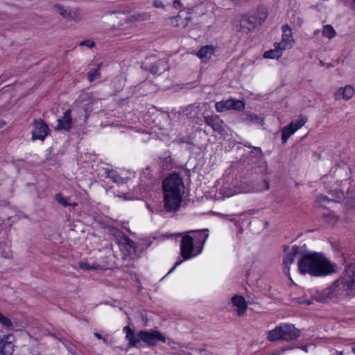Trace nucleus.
Masks as SVG:
<instances>
[{
    "instance_id": "f257e3e1",
    "label": "nucleus",
    "mask_w": 355,
    "mask_h": 355,
    "mask_svg": "<svg viewBox=\"0 0 355 355\" xmlns=\"http://www.w3.org/2000/svg\"><path fill=\"white\" fill-rule=\"evenodd\" d=\"M298 270L301 274L322 277L335 271V268L321 254L309 252L304 254L298 262Z\"/></svg>"
},
{
    "instance_id": "f03ea898",
    "label": "nucleus",
    "mask_w": 355,
    "mask_h": 355,
    "mask_svg": "<svg viewBox=\"0 0 355 355\" xmlns=\"http://www.w3.org/2000/svg\"><path fill=\"white\" fill-rule=\"evenodd\" d=\"M164 208L169 211H175L180 207L184 186L182 178L177 174L170 175L163 181Z\"/></svg>"
},
{
    "instance_id": "7ed1b4c3",
    "label": "nucleus",
    "mask_w": 355,
    "mask_h": 355,
    "mask_svg": "<svg viewBox=\"0 0 355 355\" xmlns=\"http://www.w3.org/2000/svg\"><path fill=\"white\" fill-rule=\"evenodd\" d=\"M336 300L347 296L355 291V265L346 268L343 275L330 287Z\"/></svg>"
},
{
    "instance_id": "20e7f679",
    "label": "nucleus",
    "mask_w": 355,
    "mask_h": 355,
    "mask_svg": "<svg viewBox=\"0 0 355 355\" xmlns=\"http://www.w3.org/2000/svg\"><path fill=\"white\" fill-rule=\"evenodd\" d=\"M188 233H193L196 235L194 236V237H192L189 234H185L182 236L180 245V252L182 257L184 258V260L190 259L192 257L200 253L201 250L197 252L196 253L193 252L194 240L196 241V243H201L202 245H203L209 236L207 229L196 231L191 230Z\"/></svg>"
},
{
    "instance_id": "39448f33",
    "label": "nucleus",
    "mask_w": 355,
    "mask_h": 355,
    "mask_svg": "<svg viewBox=\"0 0 355 355\" xmlns=\"http://www.w3.org/2000/svg\"><path fill=\"white\" fill-rule=\"evenodd\" d=\"M300 336V331L294 325L285 323L279 325L268 333V338L270 341L277 340H292Z\"/></svg>"
},
{
    "instance_id": "423d86ee",
    "label": "nucleus",
    "mask_w": 355,
    "mask_h": 355,
    "mask_svg": "<svg viewBox=\"0 0 355 355\" xmlns=\"http://www.w3.org/2000/svg\"><path fill=\"white\" fill-rule=\"evenodd\" d=\"M116 242L124 257L135 259L142 254V250L137 247L135 243L120 232L115 235Z\"/></svg>"
},
{
    "instance_id": "0eeeda50",
    "label": "nucleus",
    "mask_w": 355,
    "mask_h": 355,
    "mask_svg": "<svg viewBox=\"0 0 355 355\" xmlns=\"http://www.w3.org/2000/svg\"><path fill=\"white\" fill-rule=\"evenodd\" d=\"M307 119L305 116H300L297 119L293 120L290 124L284 126L282 129V143L287 142L288 138L297 132L300 128L304 125Z\"/></svg>"
},
{
    "instance_id": "6e6552de",
    "label": "nucleus",
    "mask_w": 355,
    "mask_h": 355,
    "mask_svg": "<svg viewBox=\"0 0 355 355\" xmlns=\"http://www.w3.org/2000/svg\"><path fill=\"white\" fill-rule=\"evenodd\" d=\"M215 107L218 112H223L230 110L243 111L245 109V104L243 101L230 98L217 102Z\"/></svg>"
},
{
    "instance_id": "1a4fd4ad",
    "label": "nucleus",
    "mask_w": 355,
    "mask_h": 355,
    "mask_svg": "<svg viewBox=\"0 0 355 355\" xmlns=\"http://www.w3.org/2000/svg\"><path fill=\"white\" fill-rule=\"evenodd\" d=\"M282 39L279 42H276L278 46H280L284 51L291 49L295 44V39L293 35V31L288 24L282 26Z\"/></svg>"
},
{
    "instance_id": "9d476101",
    "label": "nucleus",
    "mask_w": 355,
    "mask_h": 355,
    "mask_svg": "<svg viewBox=\"0 0 355 355\" xmlns=\"http://www.w3.org/2000/svg\"><path fill=\"white\" fill-rule=\"evenodd\" d=\"M140 338L148 345L155 346L159 341L165 343L166 337L158 331H140Z\"/></svg>"
},
{
    "instance_id": "9b49d317",
    "label": "nucleus",
    "mask_w": 355,
    "mask_h": 355,
    "mask_svg": "<svg viewBox=\"0 0 355 355\" xmlns=\"http://www.w3.org/2000/svg\"><path fill=\"white\" fill-rule=\"evenodd\" d=\"M231 309L236 315L241 317L245 315L248 304L245 299L241 295H234L231 298Z\"/></svg>"
},
{
    "instance_id": "f8f14e48",
    "label": "nucleus",
    "mask_w": 355,
    "mask_h": 355,
    "mask_svg": "<svg viewBox=\"0 0 355 355\" xmlns=\"http://www.w3.org/2000/svg\"><path fill=\"white\" fill-rule=\"evenodd\" d=\"M49 129L48 125L42 120L35 121L34 128L32 131V139L43 141L48 135Z\"/></svg>"
},
{
    "instance_id": "ddd939ff",
    "label": "nucleus",
    "mask_w": 355,
    "mask_h": 355,
    "mask_svg": "<svg viewBox=\"0 0 355 355\" xmlns=\"http://www.w3.org/2000/svg\"><path fill=\"white\" fill-rule=\"evenodd\" d=\"M13 343L12 334L4 335L0 340V355H12L15 347Z\"/></svg>"
},
{
    "instance_id": "4468645a",
    "label": "nucleus",
    "mask_w": 355,
    "mask_h": 355,
    "mask_svg": "<svg viewBox=\"0 0 355 355\" xmlns=\"http://www.w3.org/2000/svg\"><path fill=\"white\" fill-rule=\"evenodd\" d=\"M300 248L297 246H293L291 248L288 247L285 249V256L283 259V264L284 266V272L289 276L290 266L293 263L295 257L299 253Z\"/></svg>"
},
{
    "instance_id": "2eb2a0df",
    "label": "nucleus",
    "mask_w": 355,
    "mask_h": 355,
    "mask_svg": "<svg viewBox=\"0 0 355 355\" xmlns=\"http://www.w3.org/2000/svg\"><path fill=\"white\" fill-rule=\"evenodd\" d=\"M191 20V14L189 10H183L179 12L178 15L171 18V24L173 26L184 28Z\"/></svg>"
},
{
    "instance_id": "dca6fc26",
    "label": "nucleus",
    "mask_w": 355,
    "mask_h": 355,
    "mask_svg": "<svg viewBox=\"0 0 355 355\" xmlns=\"http://www.w3.org/2000/svg\"><path fill=\"white\" fill-rule=\"evenodd\" d=\"M355 93L354 87L351 85H346L344 87H339L334 93V98L336 100L343 99L349 101L351 99Z\"/></svg>"
},
{
    "instance_id": "f3484780",
    "label": "nucleus",
    "mask_w": 355,
    "mask_h": 355,
    "mask_svg": "<svg viewBox=\"0 0 355 355\" xmlns=\"http://www.w3.org/2000/svg\"><path fill=\"white\" fill-rule=\"evenodd\" d=\"M268 16V10L265 7H259L256 12L248 17L249 22L254 26L263 24Z\"/></svg>"
},
{
    "instance_id": "a211bd4d",
    "label": "nucleus",
    "mask_w": 355,
    "mask_h": 355,
    "mask_svg": "<svg viewBox=\"0 0 355 355\" xmlns=\"http://www.w3.org/2000/svg\"><path fill=\"white\" fill-rule=\"evenodd\" d=\"M123 331L125 334V339L128 342L129 347H136L140 344V341L141 340L140 338V331L138 334H135L128 326H125Z\"/></svg>"
},
{
    "instance_id": "6ab92c4d",
    "label": "nucleus",
    "mask_w": 355,
    "mask_h": 355,
    "mask_svg": "<svg viewBox=\"0 0 355 355\" xmlns=\"http://www.w3.org/2000/svg\"><path fill=\"white\" fill-rule=\"evenodd\" d=\"M57 125L55 126V130H69L72 125V119L71 116V110H67L64 112L63 116L62 119H58Z\"/></svg>"
},
{
    "instance_id": "aec40b11",
    "label": "nucleus",
    "mask_w": 355,
    "mask_h": 355,
    "mask_svg": "<svg viewBox=\"0 0 355 355\" xmlns=\"http://www.w3.org/2000/svg\"><path fill=\"white\" fill-rule=\"evenodd\" d=\"M314 297L320 302H329L336 300L330 287L318 292Z\"/></svg>"
},
{
    "instance_id": "412c9836",
    "label": "nucleus",
    "mask_w": 355,
    "mask_h": 355,
    "mask_svg": "<svg viewBox=\"0 0 355 355\" xmlns=\"http://www.w3.org/2000/svg\"><path fill=\"white\" fill-rule=\"evenodd\" d=\"M274 47L275 48L273 49H270V50L266 51L263 53V56L264 58H266V59H277V58H280L282 55L283 52L284 51L283 49H282V48L280 46H278L277 43H275Z\"/></svg>"
},
{
    "instance_id": "4be33fe9",
    "label": "nucleus",
    "mask_w": 355,
    "mask_h": 355,
    "mask_svg": "<svg viewBox=\"0 0 355 355\" xmlns=\"http://www.w3.org/2000/svg\"><path fill=\"white\" fill-rule=\"evenodd\" d=\"M214 49L211 46L202 47L197 53V55L204 62H207L214 55Z\"/></svg>"
},
{
    "instance_id": "5701e85b",
    "label": "nucleus",
    "mask_w": 355,
    "mask_h": 355,
    "mask_svg": "<svg viewBox=\"0 0 355 355\" xmlns=\"http://www.w3.org/2000/svg\"><path fill=\"white\" fill-rule=\"evenodd\" d=\"M348 180H345L341 182L340 188L339 189V191L337 190V187L330 190V192L332 193V196H334V193H335V194L336 195V199H335L334 200H338L345 196V192H347L348 190H345L344 187L348 185Z\"/></svg>"
},
{
    "instance_id": "b1692460",
    "label": "nucleus",
    "mask_w": 355,
    "mask_h": 355,
    "mask_svg": "<svg viewBox=\"0 0 355 355\" xmlns=\"http://www.w3.org/2000/svg\"><path fill=\"white\" fill-rule=\"evenodd\" d=\"M82 19L80 11L77 8H69L67 19L79 21Z\"/></svg>"
},
{
    "instance_id": "393cba45",
    "label": "nucleus",
    "mask_w": 355,
    "mask_h": 355,
    "mask_svg": "<svg viewBox=\"0 0 355 355\" xmlns=\"http://www.w3.org/2000/svg\"><path fill=\"white\" fill-rule=\"evenodd\" d=\"M322 33V35L329 40H331L336 35V31L331 25L323 26Z\"/></svg>"
},
{
    "instance_id": "a878e982",
    "label": "nucleus",
    "mask_w": 355,
    "mask_h": 355,
    "mask_svg": "<svg viewBox=\"0 0 355 355\" xmlns=\"http://www.w3.org/2000/svg\"><path fill=\"white\" fill-rule=\"evenodd\" d=\"M54 11L60 14L62 17L67 19L69 8L64 7L59 3L53 6Z\"/></svg>"
},
{
    "instance_id": "bb28decb",
    "label": "nucleus",
    "mask_w": 355,
    "mask_h": 355,
    "mask_svg": "<svg viewBox=\"0 0 355 355\" xmlns=\"http://www.w3.org/2000/svg\"><path fill=\"white\" fill-rule=\"evenodd\" d=\"M108 177L114 182L118 184L125 183V178L121 177L116 171H112L108 173Z\"/></svg>"
},
{
    "instance_id": "cd10ccee",
    "label": "nucleus",
    "mask_w": 355,
    "mask_h": 355,
    "mask_svg": "<svg viewBox=\"0 0 355 355\" xmlns=\"http://www.w3.org/2000/svg\"><path fill=\"white\" fill-rule=\"evenodd\" d=\"M55 198L58 202L63 205L64 207L73 206L76 207L77 204L76 202L70 203L68 202L67 200L64 198L60 193H57Z\"/></svg>"
},
{
    "instance_id": "c85d7f7f",
    "label": "nucleus",
    "mask_w": 355,
    "mask_h": 355,
    "mask_svg": "<svg viewBox=\"0 0 355 355\" xmlns=\"http://www.w3.org/2000/svg\"><path fill=\"white\" fill-rule=\"evenodd\" d=\"M96 102L94 101H89L87 103H85L82 105L83 111L85 112V120H86L89 114V113L92 111L93 107L92 106Z\"/></svg>"
},
{
    "instance_id": "c756f323",
    "label": "nucleus",
    "mask_w": 355,
    "mask_h": 355,
    "mask_svg": "<svg viewBox=\"0 0 355 355\" xmlns=\"http://www.w3.org/2000/svg\"><path fill=\"white\" fill-rule=\"evenodd\" d=\"M0 323L3 326H4L8 329L12 328V323L11 320L1 313H0Z\"/></svg>"
},
{
    "instance_id": "7c9ffc66",
    "label": "nucleus",
    "mask_w": 355,
    "mask_h": 355,
    "mask_svg": "<svg viewBox=\"0 0 355 355\" xmlns=\"http://www.w3.org/2000/svg\"><path fill=\"white\" fill-rule=\"evenodd\" d=\"M150 14L148 12L139 13L133 15L136 21H146L150 19Z\"/></svg>"
},
{
    "instance_id": "2f4dec72",
    "label": "nucleus",
    "mask_w": 355,
    "mask_h": 355,
    "mask_svg": "<svg viewBox=\"0 0 355 355\" xmlns=\"http://www.w3.org/2000/svg\"><path fill=\"white\" fill-rule=\"evenodd\" d=\"M295 347H282V348H279V349H277L273 352H272L270 355H282L287 350H291V349H294Z\"/></svg>"
},
{
    "instance_id": "473e14b6",
    "label": "nucleus",
    "mask_w": 355,
    "mask_h": 355,
    "mask_svg": "<svg viewBox=\"0 0 355 355\" xmlns=\"http://www.w3.org/2000/svg\"><path fill=\"white\" fill-rule=\"evenodd\" d=\"M79 266H80L81 269L87 270H93V269H96V266L94 264L93 265H90L87 262L83 261L80 262Z\"/></svg>"
},
{
    "instance_id": "72a5a7b5",
    "label": "nucleus",
    "mask_w": 355,
    "mask_h": 355,
    "mask_svg": "<svg viewBox=\"0 0 355 355\" xmlns=\"http://www.w3.org/2000/svg\"><path fill=\"white\" fill-rule=\"evenodd\" d=\"M205 120L206 123L211 125V127H213L214 129H216L215 123L214 122L219 121V120L217 117L214 118L212 116H207V117H205Z\"/></svg>"
},
{
    "instance_id": "f704fd0d",
    "label": "nucleus",
    "mask_w": 355,
    "mask_h": 355,
    "mask_svg": "<svg viewBox=\"0 0 355 355\" xmlns=\"http://www.w3.org/2000/svg\"><path fill=\"white\" fill-rule=\"evenodd\" d=\"M100 73L98 69H95L88 73V80L89 82L94 81L96 77L99 76Z\"/></svg>"
},
{
    "instance_id": "c9c22d12",
    "label": "nucleus",
    "mask_w": 355,
    "mask_h": 355,
    "mask_svg": "<svg viewBox=\"0 0 355 355\" xmlns=\"http://www.w3.org/2000/svg\"><path fill=\"white\" fill-rule=\"evenodd\" d=\"M94 42L89 40L83 41L80 43V46H85L88 48H92L94 46Z\"/></svg>"
},
{
    "instance_id": "e433bc0d",
    "label": "nucleus",
    "mask_w": 355,
    "mask_h": 355,
    "mask_svg": "<svg viewBox=\"0 0 355 355\" xmlns=\"http://www.w3.org/2000/svg\"><path fill=\"white\" fill-rule=\"evenodd\" d=\"M252 191H254V190L252 189L242 188V189H239L238 190H236L235 191V193H234L233 194H237V193H249V192H252Z\"/></svg>"
},
{
    "instance_id": "4c0bfd02",
    "label": "nucleus",
    "mask_w": 355,
    "mask_h": 355,
    "mask_svg": "<svg viewBox=\"0 0 355 355\" xmlns=\"http://www.w3.org/2000/svg\"><path fill=\"white\" fill-rule=\"evenodd\" d=\"M182 262H183V260H182V259H178L176 261V262H175V266H173V268L169 270V272H168V273H171V272H172L173 271H174V270H175V268H176L177 266H178L179 265H180Z\"/></svg>"
},
{
    "instance_id": "58836bf2",
    "label": "nucleus",
    "mask_w": 355,
    "mask_h": 355,
    "mask_svg": "<svg viewBox=\"0 0 355 355\" xmlns=\"http://www.w3.org/2000/svg\"><path fill=\"white\" fill-rule=\"evenodd\" d=\"M250 118H251V121H252L253 122H257V123H263V119H259L256 115H252V116H250Z\"/></svg>"
},
{
    "instance_id": "ea45409f",
    "label": "nucleus",
    "mask_w": 355,
    "mask_h": 355,
    "mask_svg": "<svg viewBox=\"0 0 355 355\" xmlns=\"http://www.w3.org/2000/svg\"><path fill=\"white\" fill-rule=\"evenodd\" d=\"M153 5L156 8H164V4L162 3L161 0H155L153 3Z\"/></svg>"
},
{
    "instance_id": "a19ab883",
    "label": "nucleus",
    "mask_w": 355,
    "mask_h": 355,
    "mask_svg": "<svg viewBox=\"0 0 355 355\" xmlns=\"http://www.w3.org/2000/svg\"><path fill=\"white\" fill-rule=\"evenodd\" d=\"M94 336L98 338V339H103V342L104 343H106L107 342V339L105 338H102V336L98 334V333H96L95 332L94 333Z\"/></svg>"
},
{
    "instance_id": "79ce46f5",
    "label": "nucleus",
    "mask_w": 355,
    "mask_h": 355,
    "mask_svg": "<svg viewBox=\"0 0 355 355\" xmlns=\"http://www.w3.org/2000/svg\"><path fill=\"white\" fill-rule=\"evenodd\" d=\"M318 200L320 201V202H322V201H324L326 200H328V198L325 197V196H320L319 197Z\"/></svg>"
},
{
    "instance_id": "37998d69",
    "label": "nucleus",
    "mask_w": 355,
    "mask_h": 355,
    "mask_svg": "<svg viewBox=\"0 0 355 355\" xmlns=\"http://www.w3.org/2000/svg\"><path fill=\"white\" fill-rule=\"evenodd\" d=\"M333 355H343L342 351H335L333 354Z\"/></svg>"
},
{
    "instance_id": "c03bdc74",
    "label": "nucleus",
    "mask_w": 355,
    "mask_h": 355,
    "mask_svg": "<svg viewBox=\"0 0 355 355\" xmlns=\"http://www.w3.org/2000/svg\"><path fill=\"white\" fill-rule=\"evenodd\" d=\"M308 345L302 347V349L305 352H308Z\"/></svg>"
},
{
    "instance_id": "a18cd8bd",
    "label": "nucleus",
    "mask_w": 355,
    "mask_h": 355,
    "mask_svg": "<svg viewBox=\"0 0 355 355\" xmlns=\"http://www.w3.org/2000/svg\"><path fill=\"white\" fill-rule=\"evenodd\" d=\"M265 184H266L265 189H266V190L269 189V188H270L269 183L268 182H265Z\"/></svg>"
},
{
    "instance_id": "49530a36",
    "label": "nucleus",
    "mask_w": 355,
    "mask_h": 355,
    "mask_svg": "<svg viewBox=\"0 0 355 355\" xmlns=\"http://www.w3.org/2000/svg\"><path fill=\"white\" fill-rule=\"evenodd\" d=\"M146 207L147 208L151 211V212H153V209L151 208V207L148 205V204H146Z\"/></svg>"
},
{
    "instance_id": "de8ad7c7",
    "label": "nucleus",
    "mask_w": 355,
    "mask_h": 355,
    "mask_svg": "<svg viewBox=\"0 0 355 355\" xmlns=\"http://www.w3.org/2000/svg\"><path fill=\"white\" fill-rule=\"evenodd\" d=\"M5 125V123L3 121H0V127H2Z\"/></svg>"
},
{
    "instance_id": "09e8293b",
    "label": "nucleus",
    "mask_w": 355,
    "mask_h": 355,
    "mask_svg": "<svg viewBox=\"0 0 355 355\" xmlns=\"http://www.w3.org/2000/svg\"><path fill=\"white\" fill-rule=\"evenodd\" d=\"M176 3L180 4V1L179 0H175V1H174V4L175 5Z\"/></svg>"
},
{
    "instance_id": "8fccbe9b",
    "label": "nucleus",
    "mask_w": 355,
    "mask_h": 355,
    "mask_svg": "<svg viewBox=\"0 0 355 355\" xmlns=\"http://www.w3.org/2000/svg\"><path fill=\"white\" fill-rule=\"evenodd\" d=\"M111 17H112V19L116 18V15L115 14H112V15H111Z\"/></svg>"
},
{
    "instance_id": "3c124183",
    "label": "nucleus",
    "mask_w": 355,
    "mask_h": 355,
    "mask_svg": "<svg viewBox=\"0 0 355 355\" xmlns=\"http://www.w3.org/2000/svg\"><path fill=\"white\" fill-rule=\"evenodd\" d=\"M318 33H319V30H316V31H314V34L315 35H317Z\"/></svg>"
},
{
    "instance_id": "603ef678",
    "label": "nucleus",
    "mask_w": 355,
    "mask_h": 355,
    "mask_svg": "<svg viewBox=\"0 0 355 355\" xmlns=\"http://www.w3.org/2000/svg\"><path fill=\"white\" fill-rule=\"evenodd\" d=\"M352 352H353V353L355 354V347H352Z\"/></svg>"
},
{
    "instance_id": "864d4df0",
    "label": "nucleus",
    "mask_w": 355,
    "mask_h": 355,
    "mask_svg": "<svg viewBox=\"0 0 355 355\" xmlns=\"http://www.w3.org/2000/svg\"><path fill=\"white\" fill-rule=\"evenodd\" d=\"M172 236V234H170L169 236H166L167 238H170Z\"/></svg>"
},
{
    "instance_id": "5fc2aeb1",
    "label": "nucleus",
    "mask_w": 355,
    "mask_h": 355,
    "mask_svg": "<svg viewBox=\"0 0 355 355\" xmlns=\"http://www.w3.org/2000/svg\"><path fill=\"white\" fill-rule=\"evenodd\" d=\"M152 71L154 73H156L157 71H154L153 69L152 70Z\"/></svg>"
},
{
    "instance_id": "6e6d98bb",
    "label": "nucleus",
    "mask_w": 355,
    "mask_h": 355,
    "mask_svg": "<svg viewBox=\"0 0 355 355\" xmlns=\"http://www.w3.org/2000/svg\"><path fill=\"white\" fill-rule=\"evenodd\" d=\"M175 235L179 236H180V234H175Z\"/></svg>"
},
{
    "instance_id": "4d7b16f0",
    "label": "nucleus",
    "mask_w": 355,
    "mask_h": 355,
    "mask_svg": "<svg viewBox=\"0 0 355 355\" xmlns=\"http://www.w3.org/2000/svg\"><path fill=\"white\" fill-rule=\"evenodd\" d=\"M354 3H355V0H354Z\"/></svg>"
}]
</instances>
